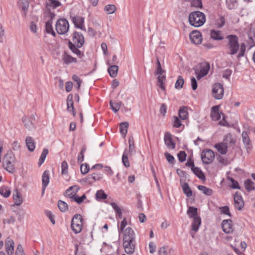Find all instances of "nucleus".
I'll list each match as a JSON object with an SVG mask.
<instances>
[{"instance_id":"f257e3e1","label":"nucleus","mask_w":255,"mask_h":255,"mask_svg":"<svg viewBox=\"0 0 255 255\" xmlns=\"http://www.w3.org/2000/svg\"><path fill=\"white\" fill-rule=\"evenodd\" d=\"M226 38L228 40L226 45L227 53L230 55L236 54L239 51L237 58H240L244 56L246 46L244 43L240 45L239 42V38L236 35H228Z\"/></svg>"},{"instance_id":"f03ea898","label":"nucleus","mask_w":255,"mask_h":255,"mask_svg":"<svg viewBox=\"0 0 255 255\" xmlns=\"http://www.w3.org/2000/svg\"><path fill=\"white\" fill-rule=\"evenodd\" d=\"M80 189V187L78 185L71 186L66 190L65 196L78 204H81L87 199V197L85 194L80 197L77 195Z\"/></svg>"},{"instance_id":"7ed1b4c3","label":"nucleus","mask_w":255,"mask_h":255,"mask_svg":"<svg viewBox=\"0 0 255 255\" xmlns=\"http://www.w3.org/2000/svg\"><path fill=\"white\" fill-rule=\"evenodd\" d=\"M188 20L192 26L198 27L204 24L206 21V16L204 13L201 11H193L189 15Z\"/></svg>"},{"instance_id":"20e7f679","label":"nucleus","mask_w":255,"mask_h":255,"mask_svg":"<svg viewBox=\"0 0 255 255\" xmlns=\"http://www.w3.org/2000/svg\"><path fill=\"white\" fill-rule=\"evenodd\" d=\"M15 157L11 151H8L2 159V166L4 169L10 173L14 171Z\"/></svg>"},{"instance_id":"39448f33","label":"nucleus","mask_w":255,"mask_h":255,"mask_svg":"<svg viewBox=\"0 0 255 255\" xmlns=\"http://www.w3.org/2000/svg\"><path fill=\"white\" fill-rule=\"evenodd\" d=\"M188 108L186 106L180 107L178 110V118L176 117V128H180L181 130L184 128V123L188 118Z\"/></svg>"},{"instance_id":"423d86ee","label":"nucleus","mask_w":255,"mask_h":255,"mask_svg":"<svg viewBox=\"0 0 255 255\" xmlns=\"http://www.w3.org/2000/svg\"><path fill=\"white\" fill-rule=\"evenodd\" d=\"M187 214L189 217L193 219L192 223V231L196 232L201 225V220L198 216L197 208L194 207H190L187 211Z\"/></svg>"},{"instance_id":"0eeeda50","label":"nucleus","mask_w":255,"mask_h":255,"mask_svg":"<svg viewBox=\"0 0 255 255\" xmlns=\"http://www.w3.org/2000/svg\"><path fill=\"white\" fill-rule=\"evenodd\" d=\"M55 29L58 34L65 35L69 31V23L66 18H60L56 22Z\"/></svg>"},{"instance_id":"6e6552de","label":"nucleus","mask_w":255,"mask_h":255,"mask_svg":"<svg viewBox=\"0 0 255 255\" xmlns=\"http://www.w3.org/2000/svg\"><path fill=\"white\" fill-rule=\"evenodd\" d=\"M83 221L82 217L80 214H75L73 216L71 226L74 233L78 234L81 232L83 226Z\"/></svg>"},{"instance_id":"1a4fd4ad","label":"nucleus","mask_w":255,"mask_h":255,"mask_svg":"<svg viewBox=\"0 0 255 255\" xmlns=\"http://www.w3.org/2000/svg\"><path fill=\"white\" fill-rule=\"evenodd\" d=\"M210 68V64L208 62H202L195 68V74L198 80H200L208 73Z\"/></svg>"},{"instance_id":"9d476101","label":"nucleus","mask_w":255,"mask_h":255,"mask_svg":"<svg viewBox=\"0 0 255 255\" xmlns=\"http://www.w3.org/2000/svg\"><path fill=\"white\" fill-rule=\"evenodd\" d=\"M22 121L25 128L29 130H33L35 129L36 123L35 117L34 115L30 117L24 116Z\"/></svg>"},{"instance_id":"9b49d317","label":"nucleus","mask_w":255,"mask_h":255,"mask_svg":"<svg viewBox=\"0 0 255 255\" xmlns=\"http://www.w3.org/2000/svg\"><path fill=\"white\" fill-rule=\"evenodd\" d=\"M212 94L215 99L220 100L224 95V89L223 85L219 83L214 84L212 88Z\"/></svg>"},{"instance_id":"f8f14e48","label":"nucleus","mask_w":255,"mask_h":255,"mask_svg":"<svg viewBox=\"0 0 255 255\" xmlns=\"http://www.w3.org/2000/svg\"><path fill=\"white\" fill-rule=\"evenodd\" d=\"M215 155L214 152L211 149H206L202 151L201 159L205 164L211 163L214 159Z\"/></svg>"},{"instance_id":"ddd939ff","label":"nucleus","mask_w":255,"mask_h":255,"mask_svg":"<svg viewBox=\"0 0 255 255\" xmlns=\"http://www.w3.org/2000/svg\"><path fill=\"white\" fill-rule=\"evenodd\" d=\"M72 22L74 23L76 28H79L81 30L86 31V28L84 26V18L76 15L71 17Z\"/></svg>"},{"instance_id":"4468645a","label":"nucleus","mask_w":255,"mask_h":255,"mask_svg":"<svg viewBox=\"0 0 255 255\" xmlns=\"http://www.w3.org/2000/svg\"><path fill=\"white\" fill-rule=\"evenodd\" d=\"M189 37L192 43L195 44H200L202 42V36L201 32L198 30H195L191 32Z\"/></svg>"},{"instance_id":"2eb2a0df","label":"nucleus","mask_w":255,"mask_h":255,"mask_svg":"<svg viewBox=\"0 0 255 255\" xmlns=\"http://www.w3.org/2000/svg\"><path fill=\"white\" fill-rule=\"evenodd\" d=\"M72 40L73 44L77 45L78 47H81L85 41L83 35L78 32H75L73 33Z\"/></svg>"},{"instance_id":"dca6fc26","label":"nucleus","mask_w":255,"mask_h":255,"mask_svg":"<svg viewBox=\"0 0 255 255\" xmlns=\"http://www.w3.org/2000/svg\"><path fill=\"white\" fill-rule=\"evenodd\" d=\"M121 233H123V241H135V235L131 228H126L124 232Z\"/></svg>"},{"instance_id":"f3484780","label":"nucleus","mask_w":255,"mask_h":255,"mask_svg":"<svg viewBox=\"0 0 255 255\" xmlns=\"http://www.w3.org/2000/svg\"><path fill=\"white\" fill-rule=\"evenodd\" d=\"M135 241H123V246L125 252L128 255H131L133 253L135 249Z\"/></svg>"},{"instance_id":"a211bd4d","label":"nucleus","mask_w":255,"mask_h":255,"mask_svg":"<svg viewBox=\"0 0 255 255\" xmlns=\"http://www.w3.org/2000/svg\"><path fill=\"white\" fill-rule=\"evenodd\" d=\"M164 71L162 70L159 73L157 72V71H156L155 74L157 75V86L162 90H165V76L164 74Z\"/></svg>"},{"instance_id":"6ab92c4d","label":"nucleus","mask_w":255,"mask_h":255,"mask_svg":"<svg viewBox=\"0 0 255 255\" xmlns=\"http://www.w3.org/2000/svg\"><path fill=\"white\" fill-rule=\"evenodd\" d=\"M164 141L167 148L173 149L175 147V143L173 140L171 134L169 132H166L164 134Z\"/></svg>"},{"instance_id":"aec40b11","label":"nucleus","mask_w":255,"mask_h":255,"mask_svg":"<svg viewBox=\"0 0 255 255\" xmlns=\"http://www.w3.org/2000/svg\"><path fill=\"white\" fill-rule=\"evenodd\" d=\"M234 200L235 208L238 210H241L244 206L242 197L237 192L234 195Z\"/></svg>"},{"instance_id":"412c9836","label":"nucleus","mask_w":255,"mask_h":255,"mask_svg":"<svg viewBox=\"0 0 255 255\" xmlns=\"http://www.w3.org/2000/svg\"><path fill=\"white\" fill-rule=\"evenodd\" d=\"M5 251L7 255H12L14 251V243L10 238H7L5 241Z\"/></svg>"},{"instance_id":"4be33fe9","label":"nucleus","mask_w":255,"mask_h":255,"mask_svg":"<svg viewBox=\"0 0 255 255\" xmlns=\"http://www.w3.org/2000/svg\"><path fill=\"white\" fill-rule=\"evenodd\" d=\"M222 225L223 230L225 233L230 234L233 231L232 220H224L222 222Z\"/></svg>"},{"instance_id":"5701e85b","label":"nucleus","mask_w":255,"mask_h":255,"mask_svg":"<svg viewBox=\"0 0 255 255\" xmlns=\"http://www.w3.org/2000/svg\"><path fill=\"white\" fill-rule=\"evenodd\" d=\"M222 142L227 145L228 147H232L233 148L236 143V140L234 139L231 133H228L225 135Z\"/></svg>"},{"instance_id":"b1692460","label":"nucleus","mask_w":255,"mask_h":255,"mask_svg":"<svg viewBox=\"0 0 255 255\" xmlns=\"http://www.w3.org/2000/svg\"><path fill=\"white\" fill-rule=\"evenodd\" d=\"M210 116L214 121H218L221 118V113H219V106H214L212 108Z\"/></svg>"},{"instance_id":"393cba45","label":"nucleus","mask_w":255,"mask_h":255,"mask_svg":"<svg viewBox=\"0 0 255 255\" xmlns=\"http://www.w3.org/2000/svg\"><path fill=\"white\" fill-rule=\"evenodd\" d=\"M69 47L70 49L76 55H77L80 58L82 59L84 57L83 52H81L78 49L77 45L73 44L72 42H69Z\"/></svg>"},{"instance_id":"a878e982","label":"nucleus","mask_w":255,"mask_h":255,"mask_svg":"<svg viewBox=\"0 0 255 255\" xmlns=\"http://www.w3.org/2000/svg\"><path fill=\"white\" fill-rule=\"evenodd\" d=\"M110 204L116 212V218L117 220L118 221L119 219H122V210L121 208L114 202L110 203Z\"/></svg>"},{"instance_id":"bb28decb","label":"nucleus","mask_w":255,"mask_h":255,"mask_svg":"<svg viewBox=\"0 0 255 255\" xmlns=\"http://www.w3.org/2000/svg\"><path fill=\"white\" fill-rule=\"evenodd\" d=\"M42 191L44 192L49 182V173L48 171L45 170L43 173L42 176Z\"/></svg>"},{"instance_id":"cd10ccee","label":"nucleus","mask_w":255,"mask_h":255,"mask_svg":"<svg viewBox=\"0 0 255 255\" xmlns=\"http://www.w3.org/2000/svg\"><path fill=\"white\" fill-rule=\"evenodd\" d=\"M61 4V2L57 0H46V6L49 10L60 6Z\"/></svg>"},{"instance_id":"c85d7f7f","label":"nucleus","mask_w":255,"mask_h":255,"mask_svg":"<svg viewBox=\"0 0 255 255\" xmlns=\"http://www.w3.org/2000/svg\"><path fill=\"white\" fill-rule=\"evenodd\" d=\"M62 59L64 63L69 64L72 63H76L77 60L76 58L72 57L70 55L65 52L62 56Z\"/></svg>"},{"instance_id":"c756f323","label":"nucleus","mask_w":255,"mask_h":255,"mask_svg":"<svg viewBox=\"0 0 255 255\" xmlns=\"http://www.w3.org/2000/svg\"><path fill=\"white\" fill-rule=\"evenodd\" d=\"M67 110L69 112H72L73 115L74 116H75L76 113L74 111V106H73V96L72 95H69L67 97Z\"/></svg>"},{"instance_id":"7c9ffc66","label":"nucleus","mask_w":255,"mask_h":255,"mask_svg":"<svg viewBox=\"0 0 255 255\" xmlns=\"http://www.w3.org/2000/svg\"><path fill=\"white\" fill-rule=\"evenodd\" d=\"M210 36L212 39L216 40H221L224 39L222 32L219 30H211Z\"/></svg>"},{"instance_id":"2f4dec72","label":"nucleus","mask_w":255,"mask_h":255,"mask_svg":"<svg viewBox=\"0 0 255 255\" xmlns=\"http://www.w3.org/2000/svg\"><path fill=\"white\" fill-rule=\"evenodd\" d=\"M13 199L14 204L16 206L20 205L23 202L22 197L17 189L14 191Z\"/></svg>"},{"instance_id":"473e14b6","label":"nucleus","mask_w":255,"mask_h":255,"mask_svg":"<svg viewBox=\"0 0 255 255\" xmlns=\"http://www.w3.org/2000/svg\"><path fill=\"white\" fill-rule=\"evenodd\" d=\"M25 142L28 149L30 151H33L35 148L34 139L30 136H27L25 139Z\"/></svg>"},{"instance_id":"72a5a7b5","label":"nucleus","mask_w":255,"mask_h":255,"mask_svg":"<svg viewBox=\"0 0 255 255\" xmlns=\"http://www.w3.org/2000/svg\"><path fill=\"white\" fill-rule=\"evenodd\" d=\"M215 147L217 149L218 151L221 154H226L227 152L228 147L223 142H220L215 144Z\"/></svg>"},{"instance_id":"f704fd0d","label":"nucleus","mask_w":255,"mask_h":255,"mask_svg":"<svg viewBox=\"0 0 255 255\" xmlns=\"http://www.w3.org/2000/svg\"><path fill=\"white\" fill-rule=\"evenodd\" d=\"M45 29L47 33L51 34L54 36L56 35V33L53 28L52 21L51 20H49L46 22Z\"/></svg>"},{"instance_id":"c9c22d12","label":"nucleus","mask_w":255,"mask_h":255,"mask_svg":"<svg viewBox=\"0 0 255 255\" xmlns=\"http://www.w3.org/2000/svg\"><path fill=\"white\" fill-rule=\"evenodd\" d=\"M119 67L117 65L110 66L108 68V72L111 77H115L118 74Z\"/></svg>"},{"instance_id":"e433bc0d","label":"nucleus","mask_w":255,"mask_h":255,"mask_svg":"<svg viewBox=\"0 0 255 255\" xmlns=\"http://www.w3.org/2000/svg\"><path fill=\"white\" fill-rule=\"evenodd\" d=\"M128 127V122H123L120 124V128L121 133L125 137Z\"/></svg>"},{"instance_id":"4c0bfd02","label":"nucleus","mask_w":255,"mask_h":255,"mask_svg":"<svg viewBox=\"0 0 255 255\" xmlns=\"http://www.w3.org/2000/svg\"><path fill=\"white\" fill-rule=\"evenodd\" d=\"M11 191L9 188L6 186L0 188V194L5 198H7L10 195Z\"/></svg>"},{"instance_id":"58836bf2","label":"nucleus","mask_w":255,"mask_h":255,"mask_svg":"<svg viewBox=\"0 0 255 255\" xmlns=\"http://www.w3.org/2000/svg\"><path fill=\"white\" fill-rule=\"evenodd\" d=\"M192 171L193 173L200 179L205 180V177L204 176V173L200 169V168L197 167H194L193 169H192Z\"/></svg>"},{"instance_id":"ea45409f","label":"nucleus","mask_w":255,"mask_h":255,"mask_svg":"<svg viewBox=\"0 0 255 255\" xmlns=\"http://www.w3.org/2000/svg\"><path fill=\"white\" fill-rule=\"evenodd\" d=\"M122 103L121 102H115L111 101L110 102V106L112 109V110L115 112L116 113L119 111L121 105H122Z\"/></svg>"},{"instance_id":"a19ab883","label":"nucleus","mask_w":255,"mask_h":255,"mask_svg":"<svg viewBox=\"0 0 255 255\" xmlns=\"http://www.w3.org/2000/svg\"><path fill=\"white\" fill-rule=\"evenodd\" d=\"M182 188L184 193L187 197H189L192 195V190L187 183H183L182 185Z\"/></svg>"},{"instance_id":"79ce46f5","label":"nucleus","mask_w":255,"mask_h":255,"mask_svg":"<svg viewBox=\"0 0 255 255\" xmlns=\"http://www.w3.org/2000/svg\"><path fill=\"white\" fill-rule=\"evenodd\" d=\"M79 182L83 185L91 184L95 182L91 174L88 175L86 177L81 179Z\"/></svg>"},{"instance_id":"37998d69","label":"nucleus","mask_w":255,"mask_h":255,"mask_svg":"<svg viewBox=\"0 0 255 255\" xmlns=\"http://www.w3.org/2000/svg\"><path fill=\"white\" fill-rule=\"evenodd\" d=\"M128 155L129 154H128V149H126L122 156V162L124 166L126 167H128L130 165L128 160Z\"/></svg>"},{"instance_id":"c03bdc74","label":"nucleus","mask_w":255,"mask_h":255,"mask_svg":"<svg viewBox=\"0 0 255 255\" xmlns=\"http://www.w3.org/2000/svg\"><path fill=\"white\" fill-rule=\"evenodd\" d=\"M245 187L246 190L250 192L255 189L254 183L251 179H247L245 182Z\"/></svg>"},{"instance_id":"a18cd8bd","label":"nucleus","mask_w":255,"mask_h":255,"mask_svg":"<svg viewBox=\"0 0 255 255\" xmlns=\"http://www.w3.org/2000/svg\"><path fill=\"white\" fill-rule=\"evenodd\" d=\"M48 153V150L46 148H44L43 149L42 152V153L40 156V158L39 159V161H38V165L39 166H41L43 164Z\"/></svg>"},{"instance_id":"49530a36","label":"nucleus","mask_w":255,"mask_h":255,"mask_svg":"<svg viewBox=\"0 0 255 255\" xmlns=\"http://www.w3.org/2000/svg\"><path fill=\"white\" fill-rule=\"evenodd\" d=\"M198 188L199 190L202 191L204 194L206 195L210 196L213 193V190L211 189L207 188L204 186L199 185L198 186Z\"/></svg>"},{"instance_id":"de8ad7c7","label":"nucleus","mask_w":255,"mask_h":255,"mask_svg":"<svg viewBox=\"0 0 255 255\" xmlns=\"http://www.w3.org/2000/svg\"><path fill=\"white\" fill-rule=\"evenodd\" d=\"M104 10L107 14H111L115 12L116 7L114 4H108L105 6Z\"/></svg>"},{"instance_id":"09e8293b","label":"nucleus","mask_w":255,"mask_h":255,"mask_svg":"<svg viewBox=\"0 0 255 255\" xmlns=\"http://www.w3.org/2000/svg\"><path fill=\"white\" fill-rule=\"evenodd\" d=\"M128 225V221L126 218H124L120 225H118V232L119 234H121V232H124V230H125V228Z\"/></svg>"},{"instance_id":"8fccbe9b","label":"nucleus","mask_w":255,"mask_h":255,"mask_svg":"<svg viewBox=\"0 0 255 255\" xmlns=\"http://www.w3.org/2000/svg\"><path fill=\"white\" fill-rule=\"evenodd\" d=\"M107 198V195L102 190L97 191L96 193V198L97 200L105 199Z\"/></svg>"},{"instance_id":"3c124183","label":"nucleus","mask_w":255,"mask_h":255,"mask_svg":"<svg viewBox=\"0 0 255 255\" xmlns=\"http://www.w3.org/2000/svg\"><path fill=\"white\" fill-rule=\"evenodd\" d=\"M243 141L246 146H249L250 144L251 140L249 137L247 131H243L242 134Z\"/></svg>"},{"instance_id":"603ef678","label":"nucleus","mask_w":255,"mask_h":255,"mask_svg":"<svg viewBox=\"0 0 255 255\" xmlns=\"http://www.w3.org/2000/svg\"><path fill=\"white\" fill-rule=\"evenodd\" d=\"M58 206L61 212H64L68 209L67 204L63 201L59 200L58 203Z\"/></svg>"},{"instance_id":"864d4df0","label":"nucleus","mask_w":255,"mask_h":255,"mask_svg":"<svg viewBox=\"0 0 255 255\" xmlns=\"http://www.w3.org/2000/svg\"><path fill=\"white\" fill-rule=\"evenodd\" d=\"M191 5L196 8H202V3L201 0H191Z\"/></svg>"},{"instance_id":"5fc2aeb1","label":"nucleus","mask_w":255,"mask_h":255,"mask_svg":"<svg viewBox=\"0 0 255 255\" xmlns=\"http://www.w3.org/2000/svg\"><path fill=\"white\" fill-rule=\"evenodd\" d=\"M184 83V80L183 77L181 76H178L176 80V89H181L183 87Z\"/></svg>"},{"instance_id":"6e6d98bb","label":"nucleus","mask_w":255,"mask_h":255,"mask_svg":"<svg viewBox=\"0 0 255 255\" xmlns=\"http://www.w3.org/2000/svg\"><path fill=\"white\" fill-rule=\"evenodd\" d=\"M225 23V17L223 16H221L216 21V25L218 27H223Z\"/></svg>"},{"instance_id":"4d7b16f0","label":"nucleus","mask_w":255,"mask_h":255,"mask_svg":"<svg viewBox=\"0 0 255 255\" xmlns=\"http://www.w3.org/2000/svg\"><path fill=\"white\" fill-rule=\"evenodd\" d=\"M228 180L231 181L232 183V184L230 186V187L233 189H240V186L239 185L238 182L235 180L234 179H233L231 177H228L227 178Z\"/></svg>"},{"instance_id":"13d9d810","label":"nucleus","mask_w":255,"mask_h":255,"mask_svg":"<svg viewBox=\"0 0 255 255\" xmlns=\"http://www.w3.org/2000/svg\"><path fill=\"white\" fill-rule=\"evenodd\" d=\"M186 156L187 154L184 151H180L177 154L178 159L181 162H183V161H185Z\"/></svg>"},{"instance_id":"bf43d9fd","label":"nucleus","mask_w":255,"mask_h":255,"mask_svg":"<svg viewBox=\"0 0 255 255\" xmlns=\"http://www.w3.org/2000/svg\"><path fill=\"white\" fill-rule=\"evenodd\" d=\"M72 79L76 83L77 86L76 89L77 90H79L80 89V87L81 86L82 81L80 79V78L76 75H74L72 76Z\"/></svg>"},{"instance_id":"052dcab7","label":"nucleus","mask_w":255,"mask_h":255,"mask_svg":"<svg viewBox=\"0 0 255 255\" xmlns=\"http://www.w3.org/2000/svg\"><path fill=\"white\" fill-rule=\"evenodd\" d=\"M80 170L82 174H86L89 171V165L87 163L81 164Z\"/></svg>"},{"instance_id":"680f3d73","label":"nucleus","mask_w":255,"mask_h":255,"mask_svg":"<svg viewBox=\"0 0 255 255\" xmlns=\"http://www.w3.org/2000/svg\"><path fill=\"white\" fill-rule=\"evenodd\" d=\"M91 175L94 182L100 180L103 177V175L101 173H94Z\"/></svg>"},{"instance_id":"e2e57ef3","label":"nucleus","mask_w":255,"mask_h":255,"mask_svg":"<svg viewBox=\"0 0 255 255\" xmlns=\"http://www.w3.org/2000/svg\"><path fill=\"white\" fill-rule=\"evenodd\" d=\"M68 165L66 161H64L62 162L61 169L62 174H66L68 173Z\"/></svg>"},{"instance_id":"0e129e2a","label":"nucleus","mask_w":255,"mask_h":255,"mask_svg":"<svg viewBox=\"0 0 255 255\" xmlns=\"http://www.w3.org/2000/svg\"><path fill=\"white\" fill-rule=\"evenodd\" d=\"M20 3L22 4L21 5L22 10L26 11L27 10L29 6V2L27 0H20Z\"/></svg>"},{"instance_id":"69168bd1","label":"nucleus","mask_w":255,"mask_h":255,"mask_svg":"<svg viewBox=\"0 0 255 255\" xmlns=\"http://www.w3.org/2000/svg\"><path fill=\"white\" fill-rule=\"evenodd\" d=\"M164 155L169 163H173L174 157L172 155L166 152L164 153Z\"/></svg>"},{"instance_id":"338daca9","label":"nucleus","mask_w":255,"mask_h":255,"mask_svg":"<svg viewBox=\"0 0 255 255\" xmlns=\"http://www.w3.org/2000/svg\"><path fill=\"white\" fill-rule=\"evenodd\" d=\"M15 255H25L23 248L21 245H18L16 250Z\"/></svg>"},{"instance_id":"774afa93","label":"nucleus","mask_w":255,"mask_h":255,"mask_svg":"<svg viewBox=\"0 0 255 255\" xmlns=\"http://www.w3.org/2000/svg\"><path fill=\"white\" fill-rule=\"evenodd\" d=\"M20 147V143L17 141H14L11 143V148L15 151L18 150Z\"/></svg>"}]
</instances>
